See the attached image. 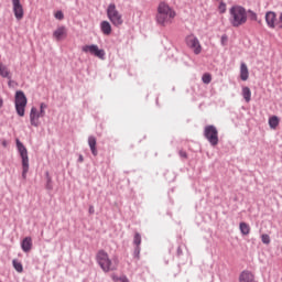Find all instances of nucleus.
I'll return each mask as SVG.
<instances>
[{
  "instance_id": "1",
  "label": "nucleus",
  "mask_w": 282,
  "mask_h": 282,
  "mask_svg": "<svg viewBox=\"0 0 282 282\" xmlns=\"http://www.w3.org/2000/svg\"><path fill=\"white\" fill-rule=\"evenodd\" d=\"M248 22V13L241 6H234L229 9V23L232 28H241Z\"/></svg>"
},
{
  "instance_id": "2",
  "label": "nucleus",
  "mask_w": 282,
  "mask_h": 282,
  "mask_svg": "<svg viewBox=\"0 0 282 282\" xmlns=\"http://www.w3.org/2000/svg\"><path fill=\"white\" fill-rule=\"evenodd\" d=\"M175 10H173L169 4L161 2L158 7L156 21L159 25H171L175 19Z\"/></svg>"
},
{
  "instance_id": "3",
  "label": "nucleus",
  "mask_w": 282,
  "mask_h": 282,
  "mask_svg": "<svg viewBox=\"0 0 282 282\" xmlns=\"http://www.w3.org/2000/svg\"><path fill=\"white\" fill-rule=\"evenodd\" d=\"M96 261L104 272H113L118 270V258L109 259V253L105 250H99L96 254Z\"/></svg>"
},
{
  "instance_id": "4",
  "label": "nucleus",
  "mask_w": 282,
  "mask_h": 282,
  "mask_svg": "<svg viewBox=\"0 0 282 282\" xmlns=\"http://www.w3.org/2000/svg\"><path fill=\"white\" fill-rule=\"evenodd\" d=\"M15 142L18 151L20 153V158L22 160V177L23 180H26L28 171H30V158L28 156V149L25 148V145L22 144L19 139H17Z\"/></svg>"
},
{
  "instance_id": "5",
  "label": "nucleus",
  "mask_w": 282,
  "mask_h": 282,
  "mask_svg": "<svg viewBox=\"0 0 282 282\" xmlns=\"http://www.w3.org/2000/svg\"><path fill=\"white\" fill-rule=\"evenodd\" d=\"M107 17L112 25H115V28H120V25L124 23V20L122 19V13L118 11V8H116V3H110L108 6Z\"/></svg>"
},
{
  "instance_id": "6",
  "label": "nucleus",
  "mask_w": 282,
  "mask_h": 282,
  "mask_svg": "<svg viewBox=\"0 0 282 282\" xmlns=\"http://www.w3.org/2000/svg\"><path fill=\"white\" fill-rule=\"evenodd\" d=\"M15 111L18 116L23 118L25 116V107H28V97H25V93L22 90H18L15 93Z\"/></svg>"
},
{
  "instance_id": "7",
  "label": "nucleus",
  "mask_w": 282,
  "mask_h": 282,
  "mask_svg": "<svg viewBox=\"0 0 282 282\" xmlns=\"http://www.w3.org/2000/svg\"><path fill=\"white\" fill-rule=\"evenodd\" d=\"M204 137L212 144V147H217L219 144V131L215 126H206L204 129Z\"/></svg>"
},
{
  "instance_id": "8",
  "label": "nucleus",
  "mask_w": 282,
  "mask_h": 282,
  "mask_svg": "<svg viewBox=\"0 0 282 282\" xmlns=\"http://www.w3.org/2000/svg\"><path fill=\"white\" fill-rule=\"evenodd\" d=\"M82 52H85V54H91L93 56H96L97 58H100L101 61L105 59V50H99L98 45H84L82 47Z\"/></svg>"
},
{
  "instance_id": "9",
  "label": "nucleus",
  "mask_w": 282,
  "mask_h": 282,
  "mask_svg": "<svg viewBox=\"0 0 282 282\" xmlns=\"http://www.w3.org/2000/svg\"><path fill=\"white\" fill-rule=\"evenodd\" d=\"M187 47L194 52V54H202V44H199V40L195 37V35H189L186 37Z\"/></svg>"
},
{
  "instance_id": "10",
  "label": "nucleus",
  "mask_w": 282,
  "mask_h": 282,
  "mask_svg": "<svg viewBox=\"0 0 282 282\" xmlns=\"http://www.w3.org/2000/svg\"><path fill=\"white\" fill-rule=\"evenodd\" d=\"M12 1V10L17 21L23 20L25 15V11L23 10V4H21V0H11Z\"/></svg>"
},
{
  "instance_id": "11",
  "label": "nucleus",
  "mask_w": 282,
  "mask_h": 282,
  "mask_svg": "<svg viewBox=\"0 0 282 282\" xmlns=\"http://www.w3.org/2000/svg\"><path fill=\"white\" fill-rule=\"evenodd\" d=\"M265 23L271 30H275V28L279 30L276 13L274 11H268L265 13Z\"/></svg>"
},
{
  "instance_id": "12",
  "label": "nucleus",
  "mask_w": 282,
  "mask_h": 282,
  "mask_svg": "<svg viewBox=\"0 0 282 282\" xmlns=\"http://www.w3.org/2000/svg\"><path fill=\"white\" fill-rule=\"evenodd\" d=\"M41 118V115L39 113V110L36 108H31L30 112V121L32 127H39L40 122L39 119Z\"/></svg>"
},
{
  "instance_id": "13",
  "label": "nucleus",
  "mask_w": 282,
  "mask_h": 282,
  "mask_svg": "<svg viewBox=\"0 0 282 282\" xmlns=\"http://www.w3.org/2000/svg\"><path fill=\"white\" fill-rule=\"evenodd\" d=\"M239 282H254V273L248 270L242 271L239 275Z\"/></svg>"
},
{
  "instance_id": "14",
  "label": "nucleus",
  "mask_w": 282,
  "mask_h": 282,
  "mask_svg": "<svg viewBox=\"0 0 282 282\" xmlns=\"http://www.w3.org/2000/svg\"><path fill=\"white\" fill-rule=\"evenodd\" d=\"M53 36L54 39H56V41H61L62 39H65V36H67V30L65 29V26H59L54 31Z\"/></svg>"
},
{
  "instance_id": "15",
  "label": "nucleus",
  "mask_w": 282,
  "mask_h": 282,
  "mask_svg": "<svg viewBox=\"0 0 282 282\" xmlns=\"http://www.w3.org/2000/svg\"><path fill=\"white\" fill-rule=\"evenodd\" d=\"M240 78L243 82L250 78V72L248 70V65H246V63L240 64Z\"/></svg>"
},
{
  "instance_id": "16",
  "label": "nucleus",
  "mask_w": 282,
  "mask_h": 282,
  "mask_svg": "<svg viewBox=\"0 0 282 282\" xmlns=\"http://www.w3.org/2000/svg\"><path fill=\"white\" fill-rule=\"evenodd\" d=\"M23 252H30L32 250V237H25L21 242Z\"/></svg>"
},
{
  "instance_id": "17",
  "label": "nucleus",
  "mask_w": 282,
  "mask_h": 282,
  "mask_svg": "<svg viewBox=\"0 0 282 282\" xmlns=\"http://www.w3.org/2000/svg\"><path fill=\"white\" fill-rule=\"evenodd\" d=\"M0 76H2V78H8V80L12 79V74L10 73V69L3 64H0Z\"/></svg>"
},
{
  "instance_id": "18",
  "label": "nucleus",
  "mask_w": 282,
  "mask_h": 282,
  "mask_svg": "<svg viewBox=\"0 0 282 282\" xmlns=\"http://www.w3.org/2000/svg\"><path fill=\"white\" fill-rule=\"evenodd\" d=\"M100 29L102 34H105L106 36H109V34H111V23H109L108 21H102L100 23Z\"/></svg>"
},
{
  "instance_id": "19",
  "label": "nucleus",
  "mask_w": 282,
  "mask_h": 282,
  "mask_svg": "<svg viewBox=\"0 0 282 282\" xmlns=\"http://www.w3.org/2000/svg\"><path fill=\"white\" fill-rule=\"evenodd\" d=\"M242 97L246 100V102H250V100H252V90H250V87H242Z\"/></svg>"
},
{
  "instance_id": "20",
  "label": "nucleus",
  "mask_w": 282,
  "mask_h": 282,
  "mask_svg": "<svg viewBox=\"0 0 282 282\" xmlns=\"http://www.w3.org/2000/svg\"><path fill=\"white\" fill-rule=\"evenodd\" d=\"M96 144H97V142H96L95 137H89L88 145L90 147V151H91L93 155H95V156L98 155V149H96Z\"/></svg>"
},
{
  "instance_id": "21",
  "label": "nucleus",
  "mask_w": 282,
  "mask_h": 282,
  "mask_svg": "<svg viewBox=\"0 0 282 282\" xmlns=\"http://www.w3.org/2000/svg\"><path fill=\"white\" fill-rule=\"evenodd\" d=\"M279 122H280L279 117L272 116L269 119V127H270V129H276V127H279Z\"/></svg>"
},
{
  "instance_id": "22",
  "label": "nucleus",
  "mask_w": 282,
  "mask_h": 282,
  "mask_svg": "<svg viewBox=\"0 0 282 282\" xmlns=\"http://www.w3.org/2000/svg\"><path fill=\"white\" fill-rule=\"evenodd\" d=\"M239 228L242 235H250V225L247 223H240Z\"/></svg>"
},
{
  "instance_id": "23",
  "label": "nucleus",
  "mask_w": 282,
  "mask_h": 282,
  "mask_svg": "<svg viewBox=\"0 0 282 282\" xmlns=\"http://www.w3.org/2000/svg\"><path fill=\"white\" fill-rule=\"evenodd\" d=\"M202 80L205 85H210V80H213V76L206 73L203 75Z\"/></svg>"
},
{
  "instance_id": "24",
  "label": "nucleus",
  "mask_w": 282,
  "mask_h": 282,
  "mask_svg": "<svg viewBox=\"0 0 282 282\" xmlns=\"http://www.w3.org/2000/svg\"><path fill=\"white\" fill-rule=\"evenodd\" d=\"M133 243L137 248H140V243H142V236H140V234L137 232L134 235Z\"/></svg>"
},
{
  "instance_id": "25",
  "label": "nucleus",
  "mask_w": 282,
  "mask_h": 282,
  "mask_svg": "<svg viewBox=\"0 0 282 282\" xmlns=\"http://www.w3.org/2000/svg\"><path fill=\"white\" fill-rule=\"evenodd\" d=\"M13 268L17 272H23V264L17 260H13Z\"/></svg>"
},
{
  "instance_id": "26",
  "label": "nucleus",
  "mask_w": 282,
  "mask_h": 282,
  "mask_svg": "<svg viewBox=\"0 0 282 282\" xmlns=\"http://www.w3.org/2000/svg\"><path fill=\"white\" fill-rule=\"evenodd\" d=\"M261 241L262 243H264L265 246H269L270 243V236L268 234H264L261 236Z\"/></svg>"
},
{
  "instance_id": "27",
  "label": "nucleus",
  "mask_w": 282,
  "mask_h": 282,
  "mask_svg": "<svg viewBox=\"0 0 282 282\" xmlns=\"http://www.w3.org/2000/svg\"><path fill=\"white\" fill-rule=\"evenodd\" d=\"M45 109H47V106L45 104H41L40 106V112L39 115L41 116V118H43L45 116Z\"/></svg>"
},
{
  "instance_id": "28",
  "label": "nucleus",
  "mask_w": 282,
  "mask_h": 282,
  "mask_svg": "<svg viewBox=\"0 0 282 282\" xmlns=\"http://www.w3.org/2000/svg\"><path fill=\"white\" fill-rule=\"evenodd\" d=\"M218 11L220 14H225V12H226V3L225 2L219 3Z\"/></svg>"
},
{
  "instance_id": "29",
  "label": "nucleus",
  "mask_w": 282,
  "mask_h": 282,
  "mask_svg": "<svg viewBox=\"0 0 282 282\" xmlns=\"http://www.w3.org/2000/svg\"><path fill=\"white\" fill-rule=\"evenodd\" d=\"M55 19H57L58 21H63V19H65V15L63 14V11H56L55 12Z\"/></svg>"
},
{
  "instance_id": "30",
  "label": "nucleus",
  "mask_w": 282,
  "mask_h": 282,
  "mask_svg": "<svg viewBox=\"0 0 282 282\" xmlns=\"http://www.w3.org/2000/svg\"><path fill=\"white\" fill-rule=\"evenodd\" d=\"M278 30H282V13H280V17L278 20Z\"/></svg>"
},
{
  "instance_id": "31",
  "label": "nucleus",
  "mask_w": 282,
  "mask_h": 282,
  "mask_svg": "<svg viewBox=\"0 0 282 282\" xmlns=\"http://www.w3.org/2000/svg\"><path fill=\"white\" fill-rule=\"evenodd\" d=\"M251 21H257V14L254 11H249Z\"/></svg>"
},
{
  "instance_id": "32",
  "label": "nucleus",
  "mask_w": 282,
  "mask_h": 282,
  "mask_svg": "<svg viewBox=\"0 0 282 282\" xmlns=\"http://www.w3.org/2000/svg\"><path fill=\"white\" fill-rule=\"evenodd\" d=\"M134 254H135L137 259H140V247H135Z\"/></svg>"
},
{
  "instance_id": "33",
  "label": "nucleus",
  "mask_w": 282,
  "mask_h": 282,
  "mask_svg": "<svg viewBox=\"0 0 282 282\" xmlns=\"http://www.w3.org/2000/svg\"><path fill=\"white\" fill-rule=\"evenodd\" d=\"M227 42H228V35H223V36H221V43H223V45H226Z\"/></svg>"
},
{
  "instance_id": "34",
  "label": "nucleus",
  "mask_w": 282,
  "mask_h": 282,
  "mask_svg": "<svg viewBox=\"0 0 282 282\" xmlns=\"http://www.w3.org/2000/svg\"><path fill=\"white\" fill-rule=\"evenodd\" d=\"M180 155H181V158H184V159L188 158V155L186 154L185 151H180Z\"/></svg>"
},
{
  "instance_id": "35",
  "label": "nucleus",
  "mask_w": 282,
  "mask_h": 282,
  "mask_svg": "<svg viewBox=\"0 0 282 282\" xmlns=\"http://www.w3.org/2000/svg\"><path fill=\"white\" fill-rule=\"evenodd\" d=\"M14 82L12 80V79H9V83H8V85H9V87H12V84H13Z\"/></svg>"
},
{
  "instance_id": "36",
  "label": "nucleus",
  "mask_w": 282,
  "mask_h": 282,
  "mask_svg": "<svg viewBox=\"0 0 282 282\" xmlns=\"http://www.w3.org/2000/svg\"><path fill=\"white\" fill-rule=\"evenodd\" d=\"M121 282H129V279L122 278V279H121Z\"/></svg>"
},
{
  "instance_id": "37",
  "label": "nucleus",
  "mask_w": 282,
  "mask_h": 282,
  "mask_svg": "<svg viewBox=\"0 0 282 282\" xmlns=\"http://www.w3.org/2000/svg\"><path fill=\"white\" fill-rule=\"evenodd\" d=\"M89 213H90V214L94 213V206H90V207H89Z\"/></svg>"
},
{
  "instance_id": "38",
  "label": "nucleus",
  "mask_w": 282,
  "mask_h": 282,
  "mask_svg": "<svg viewBox=\"0 0 282 282\" xmlns=\"http://www.w3.org/2000/svg\"><path fill=\"white\" fill-rule=\"evenodd\" d=\"M84 159H83V155H79V162H83Z\"/></svg>"
}]
</instances>
